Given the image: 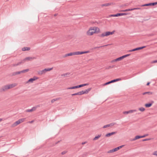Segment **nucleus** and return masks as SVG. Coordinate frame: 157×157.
<instances>
[{
  "label": "nucleus",
  "mask_w": 157,
  "mask_h": 157,
  "mask_svg": "<svg viewBox=\"0 0 157 157\" xmlns=\"http://www.w3.org/2000/svg\"><path fill=\"white\" fill-rule=\"evenodd\" d=\"M154 155H155L157 156V151H155L153 154Z\"/></svg>",
  "instance_id": "8fccbe9b"
},
{
  "label": "nucleus",
  "mask_w": 157,
  "mask_h": 157,
  "mask_svg": "<svg viewBox=\"0 0 157 157\" xmlns=\"http://www.w3.org/2000/svg\"><path fill=\"white\" fill-rule=\"evenodd\" d=\"M146 47V46H142V47H138V48H135L133 49V50L134 51H136L138 50H140V49H143V48H145Z\"/></svg>",
  "instance_id": "a211bd4d"
},
{
  "label": "nucleus",
  "mask_w": 157,
  "mask_h": 157,
  "mask_svg": "<svg viewBox=\"0 0 157 157\" xmlns=\"http://www.w3.org/2000/svg\"><path fill=\"white\" fill-rule=\"evenodd\" d=\"M129 11H132V10H135V8L129 9Z\"/></svg>",
  "instance_id": "bf43d9fd"
},
{
  "label": "nucleus",
  "mask_w": 157,
  "mask_h": 157,
  "mask_svg": "<svg viewBox=\"0 0 157 157\" xmlns=\"http://www.w3.org/2000/svg\"><path fill=\"white\" fill-rule=\"evenodd\" d=\"M129 11V9H126L125 10H121V11H122V12H127V11Z\"/></svg>",
  "instance_id": "a18cd8bd"
},
{
  "label": "nucleus",
  "mask_w": 157,
  "mask_h": 157,
  "mask_svg": "<svg viewBox=\"0 0 157 157\" xmlns=\"http://www.w3.org/2000/svg\"><path fill=\"white\" fill-rule=\"evenodd\" d=\"M19 122H20L19 121V120L17 121L12 124V127H14L17 126V125L20 124Z\"/></svg>",
  "instance_id": "6ab92c4d"
},
{
  "label": "nucleus",
  "mask_w": 157,
  "mask_h": 157,
  "mask_svg": "<svg viewBox=\"0 0 157 157\" xmlns=\"http://www.w3.org/2000/svg\"><path fill=\"white\" fill-rule=\"evenodd\" d=\"M82 94V91H81L78 92L77 93H75V94H71V95H72V96H75L76 95H81Z\"/></svg>",
  "instance_id": "4be33fe9"
},
{
  "label": "nucleus",
  "mask_w": 157,
  "mask_h": 157,
  "mask_svg": "<svg viewBox=\"0 0 157 157\" xmlns=\"http://www.w3.org/2000/svg\"><path fill=\"white\" fill-rule=\"evenodd\" d=\"M114 65H112V66H109L108 67H106V69H109V68H112L114 67Z\"/></svg>",
  "instance_id": "a19ab883"
},
{
  "label": "nucleus",
  "mask_w": 157,
  "mask_h": 157,
  "mask_svg": "<svg viewBox=\"0 0 157 157\" xmlns=\"http://www.w3.org/2000/svg\"><path fill=\"white\" fill-rule=\"evenodd\" d=\"M154 103V101H151V102L149 103H148L146 104L145 105V106L147 108H149L152 105V104Z\"/></svg>",
  "instance_id": "6e6552de"
},
{
  "label": "nucleus",
  "mask_w": 157,
  "mask_h": 157,
  "mask_svg": "<svg viewBox=\"0 0 157 157\" xmlns=\"http://www.w3.org/2000/svg\"><path fill=\"white\" fill-rule=\"evenodd\" d=\"M115 32V31H114V30L113 31H112V32H109L110 34L112 35Z\"/></svg>",
  "instance_id": "603ef678"
},
{
  "label": "nucleus",
  "mask_w": 157,
  "mask_h": 157,
  "mask_svg": "<svg viewBox=\"0 0 157 157\" xmlns=\"http://www.w3.org/2000/svg\"><path fill=\"white\" fill-rule=\"evenodd\" d=\"M92 28L93 29H94L93 30V31H95V33H98V32L99 31V29L98 27H92Z\"/></svg>",
  "instance_id": "aec40b11"
},
{
  "label": "nucleus",
  "mask_w": 157,
  "mask_h": 157,
  "mask_svg": "<svg viewBox=\"0 0 157 157\" xmlns=\"http://www.w3.org/2000/svg\"><path fill=\"white\" fill-rule=\"evenodd\" d=\"M19 74V71H17V72H13L12 73L10 74V76H13L16 75H17Z\"/></svg>",
  "instance_id": "412c9836"
},
{
  "label": "nucleus",
  "mask_w": 157,
  "mask_h": 157,
  "mask_svg": "<svg viewBox=\"0 0 157 157\" xmlns=\"http://www.w3.org/2000/svg\"><path fill=\"white\" fill-rule=\"evenodd\" d=\"M129 52H134V51H133V49H132V50H129Z\"/></svg>",
  "instance_id": "e2e57ef3"
},
{
  "label": "nucleus",
  "mask_w": 157,
  "mask_h": 157,
  "mask_svg": "<svg viewBox=\"0 0 157 157\" xmlns=\"http://www.w3.org/2000/svg\"><path fill=\"white\" fill-rule=\"evenodd\" d=\"M9 89L8 85H7L3 86L1 89V91H5Z\"/></svg>",
  "instance_id": "0eeeda50"
},
{
  "label": "nucleus",
  "mask_w": 157,
  "mask_h": 157,
  "mask_svg": "<svg viewBox=\"0 0 157 157\" xmlns=\"http://www.w3.org/2000/svg\"><path fill=\"white\" fill-rule=\"evenodd\" d=\"M29 71V69H26L25 70H24L22 71H19V74H20L21 73H25L28 71Z\"/></svg>",
  "instance_id": "5701e85b"
},
{
  "label": "nucleus",
  "mask_w": 157,
  "mask_h": 157,
  "mask_svg": "<svg viewBox=\"0 0 157 157\" xmlns=\"http://www.w3.org/2000/svg\"><path fill=\"white\" fill-rule=\"evenodd\" d=\"M73 55H75V52H71L65 55L64 57H66L68 56H72Z\"/></svg>",
  "instance_id": "ddd939ff"
},
{
  "label": "nucleus",
  "mask_w": 157,
  "mask_h": 157,
  "mask_svg": "<svg viewBox=\"0 0 157 157\" xmlns=\"http://www.w3.org/2000/svg\"><path fill=\"white\" fill-rule=\"evenodd\" d=\"M116 133H117V132H112L111 133H109L105 135V136L106 137H108L110 136L111 135L115 134H116Z\"/></svg>",
  "instance_id": "dca6fc26"
},
{
  "label": "nucleus",
  "mask_w": 157,
  "mask_h": 157,
  "mask_svg": "<svg viewBox=\"0 0 157 157\" xmlns=\"http://www.w3.org/2000/svg\"><path fill=\"white\" fill-rule=\"evenodd\" d=\"M101 134H99V135H98V136H96L93 139V140H95L97 139H98L99 138H100L101 136Z\"/></svg>",
  "instance_id": "7c9ffc66"
},
{
  "label": "nucleus",
  "mask_w": 157,
  "mask_h": 157,
  "mask_svg": "<svg viewBox=\"0 0 157 157\" xmlns=\"http://www.w3.org/2000/svg\"><path fill=\"white\" fill-rule=\"evenodd\" d=\"M140 138H141V136H136L135 138L133 139H132L131 140H130V141H135L137 139H140Z\"/></svg>",
  "instance_id": "2eb2a0df"
},
{
  "label": "nucleus",
  "mask_w": 157,
  "mask_h": 157,
  "mask_svg": "<svg viewBox=\"0 0 157 157\" xmlns=\"http://www.w3.org/2000/svg\"><path fill=\"white\" fill-rule=\"evenodd\" d=\"M122 59L121 56L118 58L116 59L115 60H116L117 61H119L121 60Z\"/></svg>",
  "instance_id": "58836bf2"
},
{
  "label": "nucleus",
  "mask_w": 157,
  "mask_h": 157,
  "mask_svg": "<svg viewBox=\"0 0 157 157\" xmlns=\"http://www.w3.org/2000/svg\"><path fill=\"white\" fill-rule=\"evenodd\" d=\"M36 57H27L25 58L23 60V61L24 63L26 61H32L33 59H36Z\"/></svg>",
  "instance_id": "7ed1b4c3"
},
{
  "label": "nucleus",
  "mask_w": 157,
  "mask_h": 157,
  "mask_svg": "<svg viewBox=\"0 0 157 157\" xmlns=\"http://www.w3.org/2000/svg\"><path fill=\"white\" fill-rule=\"evenodd\" d=\"M93 30L94 29H93L92 27H90L86 32L87 35L90 36L93 35L94 33H95V31H94Z\"/></svg>",
  "instance_id": "f257e3e1"
},
{
  "label": "nucleus",
  "mask_w": 157,
  "mask_h": 157,
  "mask_svg": "<svg viewBox=\"0 0 157 157\" xmlns=\"http://www.w3.org/2000/svg\"><path fill=\"white\" fill-rule=\"evenodd\" d=\"M91 88H88V89L85 90V91H83V90L82 91V94H87L91 90Z\"/></svg>",
  "instance_id": "9d476101"
},
{
  "label": "nucleus",
  "mask_w": 157,
  "mask_h": 157,
  "mask_svg": "<svg viewBox=\"0 0 157 157\" xmlns=\"http://www.w3.org/2000/svg\"><path fill=\"white\" fill-rule=\"evenodd\" d=\"M141 9L140 8H135V10H140Z\"/></svg>",
  "instance_id": "13d9d810"
},
{
  "label": "nucleus",
  "mask_w": 157,
  "mask_h": 157,
  "mask_svg": "<svg viewBox=\"0 0 157 157\" xmlns=\"http://www.w3.org/2000/svg\"><path fill=\"white\" fill-rule=\"evenodd\" d=\"M115 60H116V59H114V60H112L111 61V62H116V61H117Z\"/></svg>",
  "instance_id": "052dcab7"
},
{
  "label": "nucleus",
  "mask_w": 157,
  "mask_h": 157,
  "mask_svg": "<svg viewBox=\"0 0 157 157\" xmlns=\"http://www.w3.org/2000/svg\"><path fill=\"white\" fill-rule=\"evenodd\" d=\"M60 99V98H55V99H52L51 100V101L52 103H53L55 101H57L58 100H59Z\"/></svg>",
  "instance_id": "f704fd0d"
},
{
  "label": "nucleus",
  "mask_w": 157,
  "mask_h": 157,
  "mask_svg": "<svg viewBox=\"0 0 157 157\" xmlns=\"http://www.w3.org/2000/svg\"><path fill=\"white\" fill-rule=\"evenodd\" d=\"M30 48L29 47H24L22 48V51H24L26 50L29 51L30 50Z\"/></svg>",
  "instance_id": "bb28decb"
},
{
  "label": "nucleus",
  "mask_w": 157,
  "mask_h": 157,
  "mask_svg": "<svg viewBox=\"0 0 157 157\" xmlns=\"http://www.w3.org/2000/svg\"><path fill=\"white\" fill-rule=\"evenodd\" d=\"M151 139H150V138H149V139H144L143 140H142V141H147V140H150Z\"/></svg>",
  "instance_id": "c03bdc74"
},
{
  "label": "nucleus",
  "mask_w": 157,
  "mask_h": 157,
  "mask_svg": "<svg viewBox=\"0 0 157 157\" xmlns=\"http://www.w3.org/2000/svg\"><path fill=\"white\" fill-rule=\"evenodd\" d=\"M25 118H23L20 119L18 120H19V121L20 122H19L20 123H22L23 122H24L25 121Z\"/></svg>",
  "instance_id": "c9c22d12"
},
{
  "label": "nucleus",
  "mask_w": 157,
  "mask_h": 157,
  "mask_svg": "<svg viewBox=\"0 0 157 157\" xmlns=\"http://www.w3.org/2000/svg\"><path fill=\"white\" fill-rule=\"evenodd\" d=\"M70 74L69 73H67L65 74H62L61 75V76L64 77H67V75H69Z\"/></svg>",
  "instance_id": "473e14b6"
},
{
  "label": "nucleus",
  "mask_w": 157,
  "mask_h": 157,
  "mask_svg": "<svg viewBox=\"0 0 157 157\" xmlns=\"http://www.w3.org/2000/svg\"><path fill=\"white\" fill-rule=\"evenodd\" d=\"M60 142L59 141H58L56 143V144H58V143H59V142Z\"/></svg>",
  "instance_id": "774afa93"
},
{
  "label": "nucleus",
  "mask_w": 157,
  "mask_h": 157,
  "mask_svg": "<svg viewBox=\"0 0 157 157\" xmlns=\"http://www.w3.org/2000/svg\"><path fill=\"white\" fill-rule=\"evenodd\" d=\"M112 4H113V3H108L102 4L101 5V6L102 7L103 6H108Z\"/></svg>",
  "instance_id": "f8f14e48"
},
{
  "label": "nucleus",
  "mask_w": 157,
  "mask_h": 157,
  "mask_svg": "<svg viewBox=\"0 0 157 157\" xmlns=\"http://www.w3.org/2000/svg\"><path fill=\"white\" fill-rule=\"evenodd\" d=\"M157 63V60H155L152 61L151 62V63Z\"/></svg>",
  "instance_id": "3c124183"
},
{
  "label": "nucleus",
  "mask_w": 157,
  "mask_h": 157,
  "mask_svg": "<svg viewBox=\"0 0 157 157\" xmlns=\"http://www.w3.org/2000/svg\"><path fill=\"white\" fill-rule=\"evenodd\" d=\"M139 110L142 112H143L145 110V109L144 107H141L139 108Z\"/></svg>",
  "instance_id": "e433bc0d"
},
{
  "label": "nucleus",
  "mask_w": 157,
  "mask_h": 157,
  "mask_svg": "<svg viewBox=\"0 0 157 157\" xmlns=\"http://www.w3.org/2000/svg\"><path fill=\"white\" fill-rule=\"evenodd\" d=\"M38 79V78L34 76L33 78H31L30 79H29L26 82V83H28L29 82H30L31 83L33 82V81L35 80H36Z\"/></svg>",
  "instance_id": "39448f33"
},
{
  "label": "nucleus",
  "mask_w": 157,
  "mask_h": 157,
  "mask_svg": "<svg viewBox=\"0 0 157 157\" xmlns=\"http://www.w3.org/2000/svg\"><path fill=\"white\" fill-rule=\"evenodd\" d=\"M153 6L157 4V2H153Z\"/></svg>",
  "instance_id": "4d7b16f0"
},
{
  "label": "nucleus",
  "mask_w": 157,
  "mask_h": 157,
  "mask_svg": "<svg viewBox=\"0 0 157 157\" xmlns=\"http://www.w3.org/2000/svg\"><path fill=\"white\" fill-rule=\"evenodd\" d=\"M108 45H106L102 46H99V47H94L93 48H92L91 49L92 50L95 49H96L97 48H99L102 47H104V46H107Z\"/></svg>",
  "instance_id": "c756f323"
},
{
  "label": "nucleus",
  "mask_w": 157,
  "mask_h": 157,
  "mask_svg": "<svg viewBox=\"0 0 157 157\" xmlns=\"http://www.w3.org/2000/svg\"><path fill=\"white\" fill-rule=\"evenodd\" d=\"M130 55V54H127V55H125L126 57H127V56H129Z\"/></svg>",
  "instance_id": "680f3d73"
},
{
  "label": "nucleus",
  "mask_w": 157,
  "mask_h": 157,
  "mask_svg": "<svg viewBox=\"0 0 157 157\" xmlns=\"http://www.w3.org/2000/svg\"><path fill=\"white\" fill-rule=\"evenodd\" d=\"M83 54L85 53H87L90 52L89 51H86L83 52Z\"/></svg>",
  "instance_id": "09e8293b"
},
{
  "label": "nucleus",
  "mask_w": 157,
  "mask_h": 157,
  "mask_svg": "<svg viewBox=\"0 0 157 157\" xmlns=\"http://www.w3.org/2000/svg\"><path fill=\"white\" fill-rule=\"evenodd\" d=\"M152 94V93L150 91L146 92H144L142 94L143 95H144L146 94H147L149 95H151Z\"/></svg>",
  "instance_id": "cd10ccee"
},
{
  "label": "nucleus",
  "mask_w": 157,
  "mask_h": 157,
  "mask_svg": "<svg viewBox=\"0 0 157 157\" xmlns=\"http://www.w3.org/2000/svg\"><path fill=\"white\" fill-rule=\"evenodd\" d=\"M87 143L86 141L83 142L82 143V145L84 144H86Z\"/></svg>",
  "instance_id": "6e6d98bb"
},
{
  "label": "nucleus",
  "mask_w": 157,
  "mask_h": 157,
  "mask_svg": "<svg viewBox=\"0 0 157 157\" xmlns=\"http://www.w3.org/2000/svg\"><path fill=\"white\" fill-rule=\"evenodd\" d=\"M116 124V123H115V122L111 123L109 124V126L110 127V126H113V125H115V124Z\"/></svg>",
  "instance_id": "4c0bfd02"
},
{
  "label": "nucleus",
  "mask_w": 157,
  "mask_h": 157,
  "mask_svg": "<svg viewBox=\"0 0 157 157\" xmlns=\"http://www.w3.org/2000/svg\"><path fill=\"white\" fill-rule=\"evenodd\" d=\"M46 73V72L44 69L42 71H38V73L39 75H41L43 74H45Z\"/></svg>",
  "instance_id": "f3484780"
},
{
  "label": "nucleus",
  "mask_w": 157,
  "mask_h": 157,
  "mask_svg": "<svg viewBox=\"0 0 157 157\" xmlns=\"http://www.w3.org/2000/svg\"><path fill=\"white\" fill-rule=\"evenodd\" d=\"M124 146V145H121V146H119V147H116L114 149H113L112 150H110L109 151V152H114L115 151H117L118 150H119L122 147H123V146Z\"/></svg>",
  "instance_id": "20e7f679"
},
{
  "label": "nucleus",
  "mask_w": 157,
  "mask_h": 157,
  "mask_svg": "<svg viewBox=\"0 0 157 157\" xmlns=\"http://www.w3.org/2000/svg\"><path fill=\"white\" fill-rule=\"evenodd\" d=\"M33 121H30L29 123H33Z\"/></svg>",
  "instance_id": "69168bd1"
},
{
  "label": "nucleus",
  "mask_w": 157,
  "mask_h": 157,
  "mask_svg": "<svg viewBox=\"0 0 157 157\" xmlns=\"http://www.w3.org/2000/svg\"><path fill=\"white\" fill-rule=\"evenodd\" d=\"M111 81H109V82H106L105 83H104L103 85V86H105V85H107L108 84H109L110 83H111Z\"/></svg>",
  "instance_id": "ea45409f"
},
{
  "label": "nucleus",
  "mask_w": 157,
  "mask_h": 157,
  "mask_svg": "<svg viewBox=\"0 0 157 157\" xmlns=\"http://www.w3.org/2000/svg\"><path fill=\"white\" fill-rule=\"evenodd\" d=\"M109 127V124H107V125L104 126L103 127V128H107V127Z\"/></svg>",
  "instance_id": "37998d69"
},
{
  "label": "nucleus",
  "mask_w": 157,
  "mask_h": 157,
  "mask_svg": "<svg viewBox=\"0 0 157 157\" xmlns=\"http://www.w3.org/2000/svg\"><path fill=\"white\" fill-rule=\"evenodd\" d=\"M24 63L23 61V60L20 62L18 63L17 64H12V66L13 67L16 66H17L19 65H20L21 63Z\"/></svg>",
  "instance_id": "393cba45"
},
{
  "label": "nucleus",
  "mask_w": 157,
  "mask_h": 157,
  "mask_svg": "<svg viewBox=\"0 0 157 157\" xmlns=\"http://www.w3.org/2000/svg\"><path fill=\"white\" fill-rule=\"evenodd\" d=\"M37 108V106L33 107L31 109H27L26 110V111L27 112H32L33 111L35 110Z\"/></svg>",
  "instance_id": "1a4fd4ad"
},
{
  "label": "nucleus",
  "mask_w": 157,
  "mask_h": 157,
  "mask_svg": "<svg viewBox=\"0 0 157 157\" xmlns=\"http://www.w3.org/2000/svg\"><path fill=\"white\" fill-rule=\"evenodd\" d=\"M72 88L73 89L78 88V85L75 86H72Z\"/></svg>",
  "instance_id": "de8ad7c7"
},
{
  "label": "nucleus",
  "mask_w": 157,
  "mask_h": 157,
  "mask_svg": "<svg viewBox=\"0 0 157 157\" xmlns=\"http://www.w3.org/2000/svg\"><path fill=\"white\" fill-rule=\"evenodd\" d=\"M121 58H122V59H123L124 58H125V57H126V56H125V55H124V56H121Z\"/></svg>",
  "instance_id": "5fc2aeb1"
},
{
  "label": "nucleus",
  "mask_w": 157,
  "mask_h": 157,
  "mask_svg": "<svg viewBox=\"0 0 157 157\" xmlns=\"http://www.w3.org/2000/svg\"><path fill=\"white\" fill-rule=\"evenodd\" d=\"M75 55H80L83 54V52H75Z\"/></svg>",
  "instance_id": "c85d7f7f"
},
{
  "label": "nucleus",
  "mask_w": 157,
  "mask_h": 157,
  "mask_svg": "<svg viewBox=\"0 0 157 157\" xmlns=\"http://www.w3.org/2000/svg\"><path fill=\"white\" fill-rule=\"evenodd\" d=\"M67 90H69V89H73L72 88V87H68L66 89Z\"/></svg>",
  "instance_id": "864d4df0"
},
{
  "label": "nucleus",
  "mask_w": 157,
  "mask_h": 157,
  "mask_svg": "<svg viewBox=\"0 0 157 157\" xmlns=\"http://www.w3.org/2000/svg\"><path fill=\"white\" fill-rule=\"evenodd\" d=\"M67 151H63L62 152L61 154L62 155H63L65 154L66 153H67Z\"/></svg>",
  "instance_id": "79ce46f5"
},
{
  "label": "nucleus",
  "mask_w": 157,
  "mask_h": 157,
  "mask_svg": "<svg viewBox=\"0 0 157 157\" xmlns=\"http://www.w3.org/2000/svg\"><path fill=\"white\" fill-rule=\"evenodd\" d=\"M110 35L109 32H106L105 33H103L101 35H100V36L101 37H104L105 36H107Z\"/></svg>",
  "instance_id": "423d86ee"
},
{
  "label": "nucleus",
  "mask_w": 157,
  "mask_h": 157,
  "mask_svg": "<svg viewBox=\"0 0 157 157\" xmlns=\"http://www.w3.org/2000/svg\"><path fill=\"white\" fill-rule=\"evenodd\" d=\"M121 80V78H118L116 79H114L111 81V83L114 82L118 81H119Z\"/></svg>",
  "instance_id": "a878e982"
},
{
  "label": "nucleus",
  "mask_w": 157,
  "mask_h": 157,
  "mask_svg": "<svg viewBox=\"0 0 157 157\" xmlns=\"http://www.w3.org/2000/svg\"><path fill=\"white\" fill-rule=\"evenodd\" d=\"M88 85H89L88 83H86V84H82L80 85H78V87L79 88L83 87L85 86H87Z\"/></svg>",
  "instance_id": "2f4dec72"
},
{
  "label": "nucleus",
  "mask_w": 157,
  "mask_h": 157,
  "mask_svg": "<svg viewBox=\"0 0 157 157\" xmlns=\"http://www.w3.org/2000/svg\"><path fill=\"white\" fill-rule=\"evenodd\" d=\"M148 134H146L144 135L143 136H141V138L145 137L146 136H148Z\"/></svg>",
  "instance_id": "49530a36"
},
{
  "label": "nucleus",
  "mask_w": 157,
  "mask_h": 157,
  "mask_svg": "<svg viewBox=\"0 0 157 157\" xmlns=\"http://www.w3.org/2000/svg\"><path fill=\"white\" fill-rule=\"evenodd\" d=\"M136 111V110H131L128 111H124L123 112V113L124 114H128L129 113H132L133 112Z\"/></svg>",
  "instance_id": "9b49d317"
},
{
  "label": "nucleus",
  "mask_w": 157,
  "mask_h": 157,
  "mask_svg": "<svg viewBox=\"0 0 157 157\" xmlns=\"http://www.w3.org/2000/svg\"><path fill=\"white\" fill-rule=\"evenodd\" d=\"M150 82H148L147 83V85H147V86H148V85H149V84H150Z\"/></svg>",
  "instance_id": "0e129e2a"
},
{
  "label": "nucleus",
  "mask_w": 157,
  "mask_h": 157,
  "mask_svg": "<svg viewBox=\"0 0 157 157\" xmlns=\"http://www.w3.org/2000/svg\"><path fill=\"white\" fill-rule=\"evenodd\" d=\"M153 6V3H149L147 4H145L142 5L141 6Z\"/></svg>",
  "instance_id": "b1692460"
},
{
  "label": "nucleus",
  "mask_w": 157,
  "mask_h": 157,
  "mask_svg": "<svg viewBox=\"0 0 157 157\" xmlns=\"http://www.w3.org/2000/svg\"><path fill=\"white\" fill-rule=\"evenodd\" d=\"M53 69V67L51 68H45L44 69V71L46 72L47 71H49Z\"/></svg>",
  "instance_id": "72a5a7b5"
},
{
  "label": "nucleus",
  "mask_w": 157,
  "mask_h": 157,
  "mask_svg": "<svg viewBox=\"0 0 157 157\" xmlns=\"http://www.w3.org/2000/svg\"><path fill=\"white\" fill-rule=\"evenodd\" d=\"M2 120V118H0V122H1Z\"/></svg>",
  "instance_id": "338daca9"
},
{
  "label": "nucleus",
  "mask_w": 157,
  "mask_h": 157,
  "mask_svg": "<svg viewBox=\"0 0 157 157\" xmlns=\"http://www.w3.org/2000/svg\"><path fill=\"white\" fill-rule=\"evenodd\" d=\"M9 89L13 88L17 85V84L16 83H14L8 85Z\"/></svg>",
  "instance_id": "4468645a"
},
{
  "label": "nucleus",
  "mask_w": 157,
  "mask_h": 157,
  "mask_svg": "<svg viewBox=\"0 0 157 157\" xmlns=\"http://www.w3.org/2000/svg\"><path fill=\"white\" fill-rule=\"evenodd\" d=\"M128 14V13H117L115 14H112L109 16L110 17H118L123 15H126Z\"/></svg>",
  "instance_id": "f03ea898"
}]
</instances>
